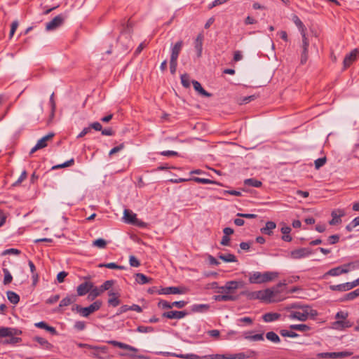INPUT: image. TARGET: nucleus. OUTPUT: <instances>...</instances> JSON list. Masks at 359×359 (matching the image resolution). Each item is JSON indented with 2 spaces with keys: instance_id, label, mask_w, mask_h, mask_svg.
I'll use <instances>...</instances> for the list:
<instances>
[{
  "instance_id": "1a4fd4ad",
  "label": "nucleus",
  "mask_w": 359,
  "mask_h": 359,
  "mask_svg": "<svg viewBox=\"0 0 359 359\" xmlns=\"http://www.w3.org/2000/svg\"><path fill=\"white\" fill-rule=\"evenodd\" d=\"M311 254V250L309 248H302L294 250L291 252L290 257L292 259H298L309 256Z\"/></svg>"
},
{
  "instance_id": "864d4df0",
  "label": "nucleus",
  "mask_w": 359,
  "mask_h": 359,
  "mask_svg": "<svg viewBox=\"0 0 359 359\" xmlns=\"http://www.w3.org/2000/svg\"><path fill=\"white\" fill-rule=\"evenodd\" d=\"M114 280H107L105 281L101 286H100V288H101V290H102V292L105 291V290H108L113 285H114Z\"/></svg>"
},
{
  "instance_id": "680f3d73",
  "label": "nucleus",
  "mask_w": 359,
  "mask_h": 359,
  "mask_svg": "<svg viewBox=\"0 0 359 359\" xmlns=\"http://www.w3.org/2000/svg\"><path fill=\"white\" fill-rule=\"evenodd\" d=\"M228 0H214L212 3L208 5V8L211 9L217 6L222 5L226 3Z\"/></svg>"
},
{
  "instance_id": "052dcab7",
  "label": "nucleus",
  "mask_w": 359,
  "mask_h": 359,
  "mask_svg": "<svg viewBox=\"0 0 359 359\" xmlns=\"http://www.w3.org/2000/svg\"><path fill=\"white\" fill-rule=\"evenodd\" d=\"M124 147H125V146H124V144H123V143H122V144H119L118 146H116V147H115L112 148V149L110 150V151H109V156H111V155H113V154H116V153H117V152H118V151H121V150L124 148Z\"/></svg>"
},
{
  "instance_id": "393cba45",
  "label": "nucleus",
  "mask_w": 359,
  "mask_h": 359,
  "mask_svg": "<svg viewBox=\"0 0 359 359\" xmlns=\"http://www.w3.org/2000/svg\"><path fill=\"white\" fill-rule=\"evenodd\" d=\"M214 299L217 302H229V301H236L238 299V296H230L227 294H218L214 296Z\"/></svg>"
},
{
  "instance_id": "4d7b16f0",
  "label": "nucleus",
  "mask_w": 359,
  "mask_h": 359,
  "mask_svg": "<svg viewBox=\"0 0 359 359\" xmlns=\"http://www.w3.org/2000/svg\"><path fill=\"white\" fill-rule=\"evenodd\" d=\"M330 289L332 291H346L344 284L333 285L330 286Z\"/></svg>"
},
{
  "instance_id": "0e129e2a",
  "label": "nucleus",
  "mask_w": 359,
  "mask_h": 359,
  "mask_svg": "<svg viewBox=\"0 0 359 359\" xmlns=\"http://www.w3.org/2000/svg\"><path fill=\"white\" fill-rule=\"evenodd\" d=\"M187 304V302L184 301H177L171 303L172 308L175 306L178 309L184 308Z\"/></svg>"
},
{
  "instance_id": "09e8293b",
  "label": "nucleus",
  "mask_w": 359,
  "mask_h": 359,
  "mask_svg": "<svg viewBox=\"0 0 359 359\" xmlns=\"http://www.w3.org/2000/svg\"><path fill=\"white\" fill-rule=\"evenodd\" d=\"M326 161V157L319 158L316 159L314 162L316 169L318 170L322 166H323L325 164Z\"/></svg>"
},
{
  "instance_id": "f03ea898",
  "label": "nucleus",
  "mask_w": 359,
  "mask_h": 359,
  "mask_svg": "<svg viewBox=\"0 0 359 359\" xmlns=\"http://www.w3.org/2000/svg\"><path fill=\"white\" fill-rule=\"evenodd\" d=\"M21 334L22 331L15 327H0V338L9 337L4 341V344H15L21 342L22 339L18 337Z\"/></svg>"
},
{
  "instance_id": "de8ad7c7",
  "label": "nucleus",
  "mask_w": 359,
  "mask_h": 359,
  "mask_svg": "<svg viewBox=\"0 0 359 359\" xmlns=\"http://www.w3.org/2000/svg\"><path fill=\"white\" fill-rule=\"evenodd\" d=\"M181 82L184 87L189 88L190 86V80L188 74H184L181 76Z\"/></svg>"
},
{
  "instance_id": "4c0bfd02",
  "label": "nucleus",
  "mask_w": 359,
  "mask_h": 359,
  "mask_svg": "<svg viewBox=\"0 0 359 359\" xmlns=\"http://www.w3.org/2000/svg\"><path fill=\"white\" fill-rule=\"evenodd\" d=\"M210 308L208 304H194L191 307V311L194 312H204Z\"/></svg>"
},
{
  "instance_id": "c03bdc74",
  "label": "nucleus",
  "mask_w": 359,
  "mask_h": 359,
  "mask_svg": "<svg viewBox=\"0 0 359 359\" xmlns=\"http://www.w3.org/2000/svg\"><path fill=\"white\" fill-rule=\"evenodd\" d=\"M74 158H71L70 160L65 162L64 163L58 164V165L53 166L52 169L55 170V169L69 167V166L72 165L74 164Z\"/></svg>"
},
{
  "instance_id": "5701e85b",
  "label": "nucleus",
  "mask_w": 359,
  "mask_h": 359,
  "mask_svg": "<svg viewBox=\"0 0 359 359\" xmlns=\"http://www.w3.org/2000/svg\"><path fill=\"white\" fill-rule=\"evenodd\" d=\"M192 84L194 90L198 92L201 95L204 97H210L211 94L205 90L201 86V83L197 81H192Z\"/></svg>"
},
{
  "instance_id": "7c9ffc66",
  "label": "nucleus",
  "mask_w": 359,
  "mask_h": 359,
  "mask_svg": "<svg viewBox=\"0 0 359 359\" xmlns=\"http://www.w3.org/2000/svg\"><path fill=\"white\" fill-rule=\"evenodd\" d=\"M102 290H101L100 287H95L94 284L93 283L92 289H90L88 298L90 299H94L97 297L100 296L102 293Z\"/></svg>"
},
{
  "instance_id": "603ef678",
  "label": "nucleus",
  "mask_w": 359,
  "mask_h": 359,
  "mask_svg": "<svg viewBox=\"0 0 359 359\" xmlns=\"http://www.w3.org/2000/svg\"><path fill=\"white\" fill-rule=\"evenodd\" d=\"M20 254V251L15 248L7 249L1 253L2 255H18Z\"/></svg>"
},
{
  "instance_id": "9d476101",
  "label": "nucleus",
  "mask_w": 359,
  "mask_h": 359,
  "mask_svg": "<svg viewBox=\"0 0 359 359\" xmlns=\"http://www.w3.org/2000/svg\"><path fill=\"white\" fill-rule=\"evenodd\" d=\"M93 283L90 281H85L81 284L79 285L76 288L77 295L78 296H84L87 293L90 292V289H92Z\"/></svg>"
},
{
  "instance_id": "6ab92c4d",
  "label": "nucleus",
  "mask_w": 359,
  "mask_h": 359,
  "mask_svg": "<svg viewBox=\"0 0 359 359\" xmlns=\"http://www.w3.org/2000/svg\"><path fill=\"white\" fill-rule=\"evenodd\" d=\"M352 326V324L348 320H336L332 323V327L336 330H344Z\"/></svg>"
},
{
  "instance_id": "412c9836",
  "label": "nucleus",
  "mask_w": 359,
  "mask_h": 359,
  "mask_svg": "<svg viewBox=\"0 0 359 359\" xmlns=\"http://www.w3.org/2000/svg\"><path fill=\"white\" fill-rule=\"evenodd\" d=\"M109 299H108V304L110 306H112L114 307L117 306L120 304V301L118 299V294L113 291H109Z\"/></svg>"
},
{
  "instance_id": "cd10ccee",
  "label": "nucleus",
  "mask_w": 359,
  "mask_h": 359,
  "mask_svg": "<svg viewBox=\"0 0 359 359\" xmlns=\"http://www.w3.org/2000/svg\"><path fill=\"white\" fill-rule=\"evenodd\" d=\"M54 136L53 133H49L40 140H38L36 144L38 147H40L41 149H43L47 146V141L51 140L53 137Z\"/></svg>"
},
{
  "instance_id": "bb28decb",
  "label": "nucleus",
  "mask_w": 359,
  "mask_h": 359,
  "mask_svg": "<svg viewBox=\"0 0 359 359\" xmlns=\"http://www.w3.org/2000/svg\"><path fill=\"white\" fill-rule=\"evenodd\" d=\"M135 280L137 283L143 285L150 283L152 280L151 278H148L143 273H137L135 274Z\"/></svg>"
},
{
  "instance_id": "a878e982",
  "label": "nucleus",
  "mask_w": 359,
  "mask_h": 359,
  "mask_svg": "<svg viewBox=\"0 0 359 359\" xmlns=\"http://www.w3.org/2000/svg\"><path fill=\"white\" fill-rule=\"evenodd\" d=\"M254 351H249L247 353H238L236 354H229V359H245L250 358L253 354Z\"/></svg>"
},
{
  "instance_id": "bf43d9fd",
  "label": "nucleus",
  "mask_w": 359,
  "mask_h": 359,
  "mask_svg": "<svg viewBox=\"0 0 359 359\" xmlns=\"http://www.w3.org/2000/svg\"><path fill=\"white\" fill-rule=\"evenodd\" d=\"M4 272H5V276H4V283L5 285H7L12 281L13 277H12L11 274L8 272V270L5 269Z\"/></svg>"
},
{
  "instance_id": "b1692460",
  "label": "nucleus",
  "mask_w": 359,
  "mask_h": 359,
  "mask_svg": "<svg viewBox=\"0 0 359 359\" xmlns=\"http://www.w3.org/2000/svg\"><path fill=\"white\" fill-rule=\"evenodd\" d=\"M76 301V297L75 295L68 296L62 299L59 304L58 310L63 306H67Z\"/></svg>"
},
{
  "instance_id": "ea45409f",
  "label": "nucleus",
  "mask_w": 359,
  "mask_h": 359,
  "mask_svg": "<svg viewBox=\"0 0 359 359\" xmlns=\"http://www.w3.org/2000/svg\"><path fill=\"white\" fill-rule=\"evenodd\" d=\"M244 184L253 187H259L262 185V182L254 178L246 179L244 181Z\"/></svg>"
},
{
  "instance_id": "37998d69",
  "label": "nucleus",
  "mask_w": 359,
  "mask_h": 359,
  "mask_svg": "<svg viewBox=\"0 0 359 359\" xmlns=\"http://www.w3.org/2000/svg\"><path fill=\"white\" fill-rule=\"evenodd\" d=\"M243 295H245L249 299H259V291H255V292H243L241 293Z\"/></svg>"
},
{
  "instance_id": "8fccbe9b",
  "label": "nucleus",
  "mask_w": 359,
  "mask_h": 359,
  "mask_svg": "<svg viewBox=\"0 0 359 359\" xmlns=\"http://www.w3.org/2000/svg\"><path fill=\"white\" fill-rule=\"evenodd\" d=\"M194 182L198 183H201L204 184H215V182L212 180H210L209 179L205 178H201V177H194L192 179Z\"/></svg>"
},
{
  "instance_id": "13d9d810",
  "label": "nucleus",
  "mask_w": 359,
  "mask_h": 359,
  "mask_svg": "<svg viewBox=\"0 0 359 359\" xmlns=\"http://www.w3.org/2000/svg\"><path fill=\"white\" fill-rule=\"evenodd\" d=\"M27 176V173L25 170L22 171L18 180L13 184V186L19 185L22 181H24Z\"/></svg>"
},
{
  "instance_id": "6e6d98bb",
  "label": "nucleus",
  "mask_w": 359,
  "mask_h": 359,
  "mask_svg": "<svg viewBox=\"0 0 359 359\" xmlns=\"http://www.w3.org/2000/svg\"><path fill=\"white\" fill-rule=\"evenodd\" d=\"M129 263L131 266L138 267L140 265L139 260L133 255L130 256Z\"/></svg>"
},
{
  "instance_id": "473e14b6",
  "label": "nucleus",
  "mask_w": 359,
  "mask_h": 359,
  "mask_svg": "<svg viewBox=\"0 0 359 359\" xmlns=\"http://www.w3.org/2000/svg\"><path fill=\"white\" fill-rule=\"evenodd\" d=\"M7 298L10 301L11 303L13 304H17L20 301V297L18 294L13 291H8L6 292Z\"/></svg>"
},
{
  "instance_id": "f8f14e48",
  "label": "nucleus",
  "mask_w": 359,
  "mask_h": 359,
  "mask_svg": "<svg viewBox=\"0 0 359 359\" xmlns=\"http://www.w3.org/2000/svg\"><path fill=\"white\" fill-rule=\"evenodd\" d=\"M331 215L332 219L329 222L330 225H336L341 222V217L345 215V212L343 210H334L332 212Z\"/></svg>"
},
{
  "instance_id": "79ce46f5",
  "label": "nucleus",
  "mask_w": 359,
  "mask_h": 359,
  "mask_svg": "<svg viewBox=\"0 0 359 359\" xmlns=\"http://www.w3.org/2000/svg\"><path fill=\"white\" fill-rule=\"evenodd\" d=\"M93 245L100 249L105 248L107 241L103 238H98L93 242Z\"/></svg>"
},
{
  "instance_id": "f3484780",
  "label": "nucleus",
  "mask_w": 359,
  "mask_h": 359,
  "mask_svg": "<svg viewBox=\"0 0 359 359\" xmlns=\"http://www.w3.org/2000/svg\"><path fill=\"white\" fill-rule=\"evenodd\" d=\"M183 46L182 41H177L172 48L170 60H177Z\"/></svg>"
},
{
  "instance_id": "f257e3e1",
  "label": "nucleus",
  "mask_w": 359,
  "mask_h": 359,
  "mask_svg": "<svg viewBox=\"0 0 359 359\" xmlns=\"http://www.w3.org/2000/svg\"><path fill=\"white\" fill-rule=\"evenodd\" d=\"M293 308L300 309L302 311H292L289 318L292 320L306 321L309 317L313 318L318 315V312L308 305H294Z\"/></svg>"
},
{
  "instance_id": "774afa93",
  "label": "nucleus",
  "mask_w": 359,
  "mask_h": 359,
  "mask_svg": "<svg viewBox=\"0 0 359 359\" xmlns=\"http://www.w3.org/2000/svg\"><path fill=\"white\" fill-rule=\"evenodd\" d=\"M229 354H212L210 359H229Z\"/></svg>"
},
{
  "instance_id": "aec40b11",
  "label": "nucleus",
  "mask_w": 359,
  "mask_h": 359,
  "mask_svg": "<svg viewBox=\"0 0 359 359\" xmlns=\"http://www.w3.org/2000/svg\"><path fill=\"white\" fill-rule=\"evenodd\" d=\"M276 224L275 222L269 221L266 223L264 227L260 229L261 232L266 235H271L273 233V230L276 229Z\"/></svg>"
},
{
  "instance_id": "ddd939ff",
  "label": "nucleus",
  "mask_w": 359,
  "mask_h": 359,
  "mask_svg": "<svg viewBox=\"0 0 359 359\" xmlns=\"http://www.w3.org/2000/svg\"><path fill=\"white\" fill-rule=\"evenodd\" d=\"M187 315L184 311H171L163 313V316L169 319H181Z\"/></svg>"
},
{
  "instance_id": "e2e57ef3",
  "label": "nucleus",
  "mask_w": 359,
  "mask_h": 359,
  "mask_svg": "<svg viewBox=\"0 0 359 359\" xmlns=\"http://www.w3.org/2000/svg\"><path fill=\"white\" fill-rule=\"evenodd\" d=\"M177 60H170V73L172 74H175L177 70Z\"/></svg>"
},
{
  "instance_id": "f704fd0d",
  "label": "nucleus",
  "mask_w": 359,
  "mask_h": 359,
  "mask_svg": "<svg viewBox=\"0 0 359 359\" xmlns=\"http://www.w3.org/2000/svg\"><path fill=\"white\" fill-rule=\"evenodd\" d=\"M218 257L220 259H222L224 262H237L236 256L233 255V254H230V253L226 254V255L220 254V255H219Z\"/></svg>"
},
{
  "instance_id": "69168bd1",
  "label": "nucleus",
  "mask_w": 359,
  "mask_h": 359,
  "mask_svg": "<svg viewBox=\"0 0 359 359\" xmlns=\"http://www.w3.org/2000/svg\"><path fill=\"white\" fill-rule=\"evenodd\" d=\"M74 327L77 330H83L86 328V323L83 321H76Z\"/></svg>"
},
{
  "instance_id": "dca6fc26",
  "label": "nucleus",
  "mask_w": 359,
  "mask_h": 359,
  "mask_svg": "<svg viewBox=\"0 0 359 359\" xmlns=\"http://www.w3.org/2000/svg\"><path fill=\"white\" fill-rule=\"evenodd\" d=\"M108 344H111L114 346H117L120 348H122V349H126V350H128V351H133V352H137L138 351V349L132 346H130L128 344H124V343H122V342H120V341H115V340H110V341H107Z\"/></svg>"
},
{
  "instance_id": "c756f323",
  "label": "nucleus",
  "mask_w": 359,
  "mask_h": 359,
  "mask_svg": "<svg viewBox=\"0 0 359 359\" xmlns=\"http://www.w3.org/2000/svg\"><path fill=\"white\" fill-rule=\"evenodd\" d=\"M164 355H172L180 358H186V359H199L200 356L195 354H176V353H163Z\"/></svg>"
},
{
  "instance_id": "9b49d317",
  "label": "nucleus",
  "mask_w": 359,
  "mask_h": 359,
  "mask_svg": "<svg viewBox=\"0 0 359 359\" xmlns=\"http://www.w3.org/2000/svg\"><path fill=\"white\" fill-rule=\"evenodd\" d=\"M359 57V49L353 50L347 55L344 60V66L345 68L349 67Z\"/></svg>"
},
{
  "instance_id": "4468645a",
  "label": "nucleus",
  "mask_w": 359,
  "mask_h": 359,
  "mask_svg": "<svg viewBox=\"0 0 359 359\" xmlns=\"http://www.w3.org/2000/svg\"><path fill=\"white\" fill-rule=\"evenodd\" d=\"M185 291L184 289L178 287H166L161 289L159 294H183Z\"/></svg>"
},
{
  "instance_id": "72a5a7b5",
  "label": "nucleus",
  "mask_w": 359,
  "mask_h": 359,
  "mask_svg": "<svg viewBox=\"0 0 359 359\" xmlns=\"http://www.w3.org/2000/svg\"><path fill=\"white\" fill-rule=\"evenodd\" d=\"M280 314L277 313H267L263 316V320L265 322H272L279 318Z\"/></svg>"
},
{
  "instance_id": "0eeeda50",
  "label": "nucleus",
  "mask_w": 359,
  "mask_h": 359,
  "mask_svg": "<svg viewBox=\"0 0 359 359\" xmlns=\"http://www.w3.org/2000/svg\"><path fill=\"white\" fill-rule=\"evenodd\" d=\"M359 266V262H349L346 264L339 266L329 270L326 275L332 276H337L342 273H347L350 271L351 269H353Z\"/></svg>"
},
{
  "instance_id": "5fc2aeb1",
  "label": "nucleus",
  "mask_w": 359,
  "mask_h": 359,
  "mask_svg": "<svg viewBox=\"0 0 359 359\" xmlns=\"http://www.w3.org/2000/svg\"><path fill=\"white\" fill-rule=\"evenodd\" d=\"M137 331L139 332H141V333L152 332L154 331V327H145V326H138L137 328Z\"/></svg>"
},
{
  "instance_id": "a19ab883",
  "label": "nucleus",
  "mask_w": 359,
  "mask_h": 359,
  "mask_svg": "<svg viewBox=\"0 0 359 359\" xmlns=\"http://www.w3.org/2000/svg\"><path fill=\"white\" fill-rule=\"evenodd\" d=\"M77 346L80 348H88L90 349H94V350H102L104 352L107 349L106 347H104V346H103V347L94 346H92V345H90L88 344H83V343H78Z\"/></svg>"
},
{
  "instance_id": "20e7f679",
  "label": "nucleus",
  "mask_w": 359,
  "mask_h": 359,
  "mask_svg": "<svg viewBox=\"0 0 359 359\" xmlns=\"http://www.w3.org/2000/svg\"><path fill=\"white\" fill-rule=\"evenodd\" d=\"M278 276V272L266 271L263 273L256 271L249 278V282L252 284H261L270 282L276 278Z\"/></svg>"
},
{
  "instance_id": "2f4dec72",
  "label": "nucleus",
  "mask_w": 359,
  "mask_h": 359,
  "mask_svg": "<svg viewBox=\"0 0 359 359\" xmlns=\"http://www.w3.org/2000/svg\"><path fill=\"white\" fill-rule=\"evenodd\" d=\"M34 340L38 342L43 348L46 349H50L52 348L51 344H50L46 339L41 337H35Z\"/></svg>"
},
{
  "instance_id": "338daca9",
  "label": "nucleus",
  "mask_w": 359,
  "mask_h": 359,
  "mask_svg": "<svg viewBox=\"0 0 359 359\" xmlns=\"http://www.w3.org/2000/svg\"><path fill=\"white\" fill-rule=\"evenodd\" d=\"M89 127H90V130L94 129L95 130L97 131H101L102 128V125L99 122L92 123L91 124H90Z\"/></svg>"
},
{
  "instance_id": "a211bd4d",
  "label": "nucleus",
  "mask_w": 359,
  "mask_h": 359,
  "mask_svg": "<svg viewBox=\"0 0 359 359\" xmlns=\"http://www.w3.org/2000/svg\"><path fill=\"white\" fill-rule=\"evenodd\" d=\"M123 219L128 224H133L137 222V215L129 210H124Z\"/></svg>"
},
{
  "instance_id": "c9c22d12",
  "label": "nucleus",
  "mask_w": 359,
  "mask_h": 359,
  "mask_svg": "<svg viewBox=\"0 0 359 359\" xmlns=\"http://www.w3.org/2000/svg\"><path fill=\"white\" fill-rule=\"evenodd\" d=\"M291 330H297L300 332H307L311 330V327L305 324H299V325H291L290 326Z\"/></svg>"
},
{
  "instance_id": "423d86ee",
  "label": "nucleus",
  "mask_w": 359,
  "mask_h": 359,
  "mask_svg": "<svg viewBox=\"0 0 359 359\" xmlns=\"http://www.w3.org/2000/svg\"><path fill=\"white\" fill-rule=\"evenodd\" d=\"M244 285L243 281H228L224 286H221V287H219V290H217V292L230 296H235V291L238 288L243 287Z\"/></svg>"
},
{
  "instance_id": "a18cd8bd",
  "label": "nucleus",
  "mask_w": 359,
  "mask_h": 359,
  "mask_svg": "<svg viewBox=\"0 0 359 359\" xmlns=\"http://www.w3.org/2000/svg\"><path fill=\"white\" fill-rule=\"evenodd\" d=\"M74 158H71L70 160L65 162L64 163L58 164V165L53 166L52 169L55 170V169L69 167V166L72 165L74 164Z\"/></svg>"
},
{
  "instance_id": "c85d7f7f",
  "label": "nucleus",
  "mask_w": 359,
  "mask_h": 359,
  "mask_svg": "<svg viewBox=\"0 0 359 359\" xmlns=\"http://www.w3.org/2000/svg\"><path fill=\"white\" fill-rule=\"evenodd\" d=\"M244 338L245 339L253 341H264V334H256L254 335L250 334V332H245L244 333Z\"/></svg>"
},
{
  "instance_id": "4be33fe9",
  "label": "nucleus",
  "mask_w": 359,
  "mask_h": 359,
  "mask_svg": "<svg viewBox=\"0 0 359 359\" xmlns=\"http://www.w3.org/2000/svg\"><path fill=\"white\" fill-rule=\"evenodd\" d=\"M34 325L38 328L46 330V331L49 332L53 335H56L57 334L55 327L48 325L46 323L43 321L36 323Z\"/></svg>"
},
{
  "instance_id": "49530a36",
  "label": "nucleus",
  "mask_w": 359,
  "mask_h": 359,
  "mask_svg": "<svg viewBox=\"0 0 359 359\" xmlns=\"http://www.w3.org/2000/svg\"><path fill=\"white\" fill-rule=\"evenodd\" d=\"M280 334L283 337H292V338H296L299 336V334H297L296 332H292V331H288L286 330H281L280 331Z\"/></svg>"
},
{
  "instance_id": "e433bc0d",
  "label": "nucleus",
  "mask_w": 359,
  "mask_h": 359,
  "mask_svg": "<svg viewBox=\"0 0 359 359\" xmlns=\"http://www.w3.org/2000/svg\"><path fill=\"white\" fill-rule=\"evenodd\" d=\"M359 297V288L346 294L342 299V301H351L353 300L356 297Z\"/></svg>"
},
{
  "instance_id": "2eb2a0df",
  "label": "nucleus",
  "mask_w": 359,
  "mask_h": 359,
  "mask_svg": "<svg viewBox=\"0 0 359 359\" xmlns=\"http://www.w3.org/2000/svg\"><path fill=\"white\" fill-rule=\"evenodd\" d=\"M204 36L203 33H199L194 41V48L197 52V56L200 57L203 50V41Z\"/></svg>"
},
{
  "instance_id": "7ed1b4c3",
  "label": "nucleus",
  "mask_w": 359,
  "mask_h": 359,
  "mask_svg": "<svg viewBox=\"0 0 359 359\" xmlns=\"http://www.w3.org/2000/svg\"><path fill=\"white\" fill-rule=\"evenodd\" d=\"M298 29L302 36V48L303 51L301 56V62L305 63L308 59V47L309 41L308 37L312 33L309 24H297Z\"/></svg>"
},
{
  "instance_id": "3c124183",
  "label": "nucleus",
  "mask_w": 359,
  "mask_h": 359,
  "mask_svg": "<svg viewBox=\"0 0 359 359\" xmlns=\"http://www.w3.org/2000/svg\"><path fill=\"white\" fill-rule=\"evenodd\" d=\"M348 316V313L347 312L341 311L336 313L335 318L337 320H344L347 318Z\"/></svg>"
},
{
  "instance_id": "39448f33",
  "label": "nucleus",
  "mask_w": 359,
  "mask_h": 359,
  "mask_svg": "<svg viewBox=\"0 0 359 359\" xmlns=\"http://www.w3.org/2000/svg\"><path fill=\"white\" fill-rule=\"evenodd\" d=\"M285 285V283H279L276 286L273 287L267 288L264 290H259V299L264 302H273L276 294L280 292L281 291L280 288Z\"/></svg>"
},
{
  "instance_id": "6e6552de",
  "label": "nucleus",
  "mask_w": 359,
  "mask_h": 359,
  "mask_svg": "<svg viewBox=\"0 0 359 359\" xmlns=\"http://www.w3.org/2000/svg\"><path fill=\"white\" fill-rule=\"evenodd\" d=\"M102 306V302L97 300L87 307H83L81 316L88 317L91 313L98 311Z\"/></svg>"
},
{
  "instance_id": "58836bf2",
  "label": "nucleus",
  "mask_w": 359,
  "mask_h": 359,
  "mask_svg": "<svg viewBox=\"0 0 359 359\" xmlns=\"http://www.w3.org/2000/svg\"><path fill=\"white\" fill-rule=\"evenodd\" d=\"M266 337L268 340L273 343H279L280 341V337L274 332H269L266 334Z\"/></svg>"
}]
</instances>
